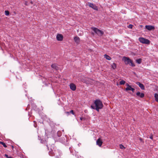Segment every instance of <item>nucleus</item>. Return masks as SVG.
<instances>
[{
	"label": "nucleus",
	"instance_id": "bb28decb",
	"mask_svg": "<svg viewBox=\"0 0 158 158\" xmlns=\"http://www.w3.org/2000/svg\"><path fill=\"white\" fill-rule=\"evenodd\" d=\"M70 113H71L73 114H74V113L73 112V110H72L70 111Z\"/></svg>",
	"mask_w": 158,
	"mask_h": 158
},
{
	"label": "nucleus",
	"instance_id": "4be33fe9",
	"mask_svg": "<svg viewBox=\"0 0 158 158\" xmlns=\"http://www.w3.org/2000/svg\"><path fill=\"white\" fill-rule=\"evenodd\" d=\"M5 15L7 16L8 15H9V12L8 10L5 11Z\"/></svg>",
	"mask_w": 158,
	"mask_h": 158
},
{
	"label": "nucleus",
	"instance_id": "0eeeda50",
	"mask_svg": "<svg viewBox=\"0 0 158 158\" xmlns=\"http://www.w3.org/2000/svg\"><path fill=\"white\" fill-rule=\"evenodd\" d=\"M88 5L89 7L92 8L94 10L97 9V7L93 3L89 2Z\"/></svg>",
	"mask_w": 158,
	"mask_h": 158
},
{
	"label": "nucleus",
	"instance_id": "ddd939ff",
	"mask_svg": "<svg viewBox=\"0 0 158 158\" xmlns=\"http://www.w3.org/2000/svg\"><path fill=\"white\" fill-rule=\"evenodd\" d=\"M51 67L53 69L57 70L59 68L56 65V64H53L51 65Z\"/></svg>",
	"mask_w": 158,
	"mask_h": 158
},
{
	"label": "nucleus",
	"instance_id": "7ed1b4c3",
	"mask_svg": "<svg viewBox=\"0 0 158 158\" xmlns=\"http://www.w3.org/2000/svg\"><path fill=\"white\" fill-rule=\"evenodd\" d=\"M139 40L140 43L142 44H149L150 43V41L149 40L143 37L139 38Z\"/></svg>",
	"mask_w": 158,
	"mask_h": 158
},
{
	"label": "nucleus",
	"instance_id": "6e6552de",
	"mask_svg": "<svg viewBox=\"0 0 158 158\" xmlns=\"http://www.w3.org/2000/svg\"><path fill=\"white\" fill-rule=\"evenodd\" d=\"M70 89L73 91L75 90L76 87L75 85L73 83H71L69 85Z\"/></svg>",
	"mask_w": 158,
	"mask_h": 158
},
{
	"label": "nucleus",
	"instance_id": "c85d7f7f",
	"mask_svg": "<svg viewBox=\"0 0 158 158\" xmlns=\"http://www.w3.org/2000/svg\"><path fill=\"white\" fill-rule=\"evenodd\" d=\"M65 113L67 114V115H69L70 113V111H68L65 112Z\"/></svg>",
	"mask_w": 158,
	"mask_h": 158
},
{
	"label": "nucleus",
	"instance_id": "c9c22d12",
	"mask_svg": "<svg viewBox=\"0 0 158 158\" xmlns=\"http://www.w3.org/2000/svg\"><path fill=\"white\" fill-rule=\"evenodd\" d=\"M31 4H32V1H31Z\"/></svg>",
	"mask_w": 158,
	"mask_h": 158
},
{
	"label": "nucleus",
	"instance_id": "6ab92c4d",
	"mask_svg": "<svg viewBox=\"0 0 158 158\" xmlns=\"http://www.w3.org/2000/svg\"><path fill=\"white\" fill-rule=\"evenodd\" d=\"M42 81H43V82L44 83H45V84H47V80L46 78H45L44 77L42 79Z\"/></svg>",
	"mask_w": 158,
	"mask_h": 158
},
{
	"label": "nucleus",
	"instance_id": "9b49d317",
	"mask_svg": "<svg viewBox=\"0 0 158 158\" xmlns=\"http://www.w3.org/2000/svg\"><path fill=\"white\" fill-rule=\"evenodd\" d=\"M145 28L149 31L154 30L155 28L154 27L151 25H146L145 26Z\"/></svg>",
	"mask_w": 158,
	"mask_h": 158
},
{
	"label": "nucleus",
	"instance_id": "c756f323",
	"mask_svg": "<svg viewBox=\"0 0 158 158\" xmlns=\"http://www.w3.org/2000/svg\"><path fill=\"white\" fill-rule=\"evenodd\" d=\"M135 90V89L134 88H131V90L133 92H134Z\"/></svg>",
	"mask_w": 158,
	"mask_h": 158
},
{
	"label": "nucleus",
	"instance_id": "dca6fc26",
	"mask_svg": "<svg viewBox=\"0 0 158 158\" xmlns=\"http://www.w3.org/2000/svg\"><path fill=\"white\" fill-rule=\"evenodd\" d=\"M111 68L113 69H115L116 68V64L115 63H113L111 65Z\"/></svg>",
	"mask_w": 158,
	"mask_h": 158
},
{
	"label": "nucleus",
	"instance_id": "39448f33",
	"mask_svg": "<svg viewBox=\"0 0 158 158\" xmlns=\"http://www.w3.org/2000/svg\"><path fill=\"white\" fill-rule=\"evenodd\" d=\"M56 39L58 41H62L63 39V36L61 34H58L56 35Z\"/></svg>",
	"mask_w": 158,
	"mask_h": 158
},
{
	"label": "nucleus",
	"instance_id": "423d86ee",
	"mask_svg": "<svg viewBox=\"0 0 158 158\" xmlns=\"http://www.w3.org/2000/svg\"><path fill=\"white\" fill-rule=\"evenodd\" d=\"M102 143L103 142L102 139H101L100 138H98L96 141L97 145H98L100 147H101Z\"/></svg>",
	"mask_w": 158,
	"mask_h": 158
},
{
	"label": "nucleus",
	"instance_id": "393cba45",
	"mask_svg": "<svg viewBox=\"0 0 158 158\" xmlns=\"http://www.w3.org/2000/svg\"><path fill=\"white\" fill-rule=\"evenodd\" d=\"M34 126L35 127H37V124H36V122L35 121H34Z\"/></svg>",
	"mask_w": 158,
	"mask_h": 158
},
{
	"label": "nucleus",
	"instance_id": "f257e3e1",
	"mask_svg": "<svg viewBox=\"0 0 158 158\" xmlns=\"http://www.w3.org/2000/svg\"><path fill=\"white\" fill-rule=\"evenodd\" d=\"M95 106L91 105L90 106L91 108L96 110L99 112V109H102L103 107V105L102 102L99 99H97L94 102Z\"/></svg>",
	"mask_w": 158,
	"mask_h": 158
},
{
	"label": "nucleus",
	"instance_id": "7c9ffc66",
	"mask_svg": "<svg viewBox=\"0 0 158 158\" xmlns=\"http://www.w3.org/2000/svg\"><path fill=\"white\" fill-rule=\"evenodd\" d=\"M149 138L152 139H153V135H151V136Z\"/></svg>",
	"mask_w": 158,
	"mask_h": 158
},
{
	"label": "nucleus",
	"instance_id": "b1692460",
	"mask_svg": "<svg viewBox=\"0 0 158 158\" xmlns=\"http://www.w3.org/2000/svg\"><path fill=\"white\" fill-rule=\"evenodd\" d=\"M133 27V25L130 24L128 26V27L129 28H132Z\"/></svg>",
	"mask_w": 158,
	"mask_h": 158
},
{
	"label": "nucleus",
	"instance_id": "cd10ccee",
	"mask_svg": "<svg viewBox=\"0 0 158 158\" xmlns=\"http://www.w3.org/2000/svg\"><path fill=\"white\" fill-rule=\"evenodd\" d=\"M58 152H59V156H60L61 155H62V153L60 151H58Z\"/></svg>",
	"mask_w": 158,
	"mask_h": 158
},
{
	"label": "nucleus",
	"instance_id": "2eb2a0df",
	"mask_svg": "<svg viewBox=\"0 0 158 158\" xmlns=\"http://www.w3.org/2000/svg\"><path fill=\"white\" fill-rule=\"evenodd\" d=\"M104 56V58L107 60H110L111 59V57L106 54H105Z\"/></svg>",
	"mask_w": 158,
	"mask_h": 158
},
{
	"label": "nucleus",
	"instance_id": "412c9836",
	"mask_svg": "<svg viewBox=\"0 0 158 158\" xmlns=\"http://www.w3.org/2000/svg\"><path fill=\"white\" fill-rule=\"evenodd\" d=\"M125 81L123 80L119 82L120 84L121 85H124L125 84Z\"/></svg>",
	"mask_w": 158,
	"mask_h": 158
},
{
	"label": "nucleus",
	"instance_id": "f704fd0d",
	"mask_svg": "<svg viewBox=\"0 0 158 158\" xmlns=\"http://www.w3.org/2000/svg\"><path fill=\"white\" fill-rule=\"evenodd\" d=\"M57 158H59V156H57Z\"/></svg>",
	"mask_w": 158,
	"mask_h": 158
},
{
	"label": "nucleus",
	"instance_id": "a878e982",
	"mask_svg": "<svg viewBox=\"0 0 158 158\" xmlns=\"http://www.w3.org/2000/svg\"><path fill=\"white\" fill-rule=\"evenodd\" d=\"M80 119L81 120V121H82L85 120V119L83 117H80Z\"/></svg>",
	"mask_w": 158,
	"mask_h": 158
},
{
	"label": "nucleus",
	"instance_id": "9d476101",
	"mask_svg": "<svg viewBox=\"0 0 158 158\" xmlns=\"http://www.w3.org/2000/svg\"><path fill=\"white\" fill-rule=\"evenodd\" d=\"M136 84L139 85L140 88L142 90H144V86L143 84L140 83L139 82H136Z\"/></svg>",
	"mask_w": 158,
	"mask_h": 158
},
{
	"label": "nucleus",
	"instance_id": "1a4fd4ad",
	"mask_svg": "<svg viewBox=\"0 0 158 158\" xmlns=\"http://www.w3.org/2000/svg\"><path fill=\"white\" fill-rule=\"evenodd\" d=\"M136 95L140 98H142L144 96V94L143 93H140L138 91L136 93Z\"/></svg>",
	"mask_w": 158,
	"mask_h": 158
},
{
	"label": "nucleus",
	"instance_id": "f03ea898",
	"mask_svg": "<svg viewBox=\"0 0 158 158\" xmlns=\"http://www.w3.org/2000/svg\"><path fill=\"white\" fill-rule=\"evenodd\" d=\"M122 60L126 64H129L132 67L135 66V64L132 62V61L129 57L123 56L122 58Z\"/></svg>",
	"mask_w": 158,
	"mask_h": 158
},
{
	"label": "nucleus",
	"instance_id": "aec40b11",
	"mask_svg": "<svg viewBox=\"0 0 158 158\" xmlns=\"http://www.w3.org/2000/svg\"><path fill=\"white\" fill-rule=\"evenodd\" d=\"M0 144H2L5 148L7 147L5 143L3 142L0 141Z\"/></svg>",
	"mask_w": 158,
	"mask_h": 158
},
{
	"label": "nucleus",
	"instance_id": "4468645a",
	"mask_svg": "<svg viewBox=\"0 0 158 158\" xmlns=\"http://www.w3.org/2000/svg\"><path fill=\"white\" fill-rule=\"evenodd\" d=\"M126 85L127 86V87L125 89L126 90V91L131 90V88H132L131 86L130 85H129V84L127 83L126 84Z\"/></svg>",
	"mask_w": 158,
	"mask_h": 158
},
{
	"label": "nucleus",
	"instance_id": "5701e85b",
	"mask_svg": "<svg viewBox=\"0 0 158 158\" xmlns=\"http://www.w3.org/2000/svg\"><path fill=\"white\" fill-rule=\"evenodd\" d=\"M119 146L120 148L121 149H123L125 148L124 147V146L122 144L120 145Z\"/></svg>",
	"mask_w": 158,
	"mask_h": 158
},
{
	"label": "nucleus",
	"instance_id": "f3484780",
	"mask_svg": "<svg viewBox=\"0 0 158 158\" xmlns=\"http://www.w3.org/2000/svg\"><path fill=\"white\" fill-rule=\"evenodd\" d=\"M154 97L156 101L158 102V94H155Z\"/></svg>",
	"mask_w": 158,
	"mask_h": 158
},
{
	"label": "nucleus",
	"instance_id": "f8f14e48",
	"mask_svg": "<svg viewBox=\"0 0 158 158\" xmlns=\"http://www.w3.org/2000/svg\"><path fill=\"white\" fill-rule=\"evenodd\" d=\"M74 40L75 42L77 44H78L80 42V39L77 36L74 37Z\"/></svg>",
	"mask_w": 158,
	"mask_h": 158
},
{
	"label": "nucleus",
	"instance_id": "a211bd4d",
	"mask_svg": "<svg viewBox=\"0 0 158 158\" xmlns=\"http://www.w3.org/2000/svg\"><path fill=\"white\" fill-rule=\"evenodd\" d=\"M136 61L138 64H140L141 62V59H138L136 60Z\"/></svg>",
	"mask_w": 158,
	"mask_h": 158
},
{
	"label": "nucleus",
	"instance_id": "72a5a7b5",
	"mask_svg": "<svg viewBox=\"0 0 158 158\" xmlns=\"http://www.w3.org/2000/svg\"><path fill=\"white\" fill-rule=\"evenodd\" d=\"M8 158H13V157H11V156H10L9 157H8Z\"/></svg>",
	"mask_w": 158,
	"mask_h": 158
},
{
	"label": "nucleus",
	"instance_id": "2f4dec72",
	"mask_svg": "<svg viewBox=\"0 0 158 158\" xmlns=\"http://www.w3.org/2000/svg\"><path fill=\"white\" fill-rule=\"evenodd\" d=\"M5 156L6 157H7V158H8V157H9L8 156V155H7V154H5Z\"/></svg>",
	"mask_w": 158,
	"mask_h": 158
},
{
	"label": "nucleus",
	"instance_id": "20e7f679",
	"mask_svg": "<svg viewBox=\"0 0 158 158\" xmlns=\"http://www.w3.org/2000/svg\"><path fill=\"white\" fill-rule=\"evenodd\" d=\"M92 29L95 33L101 36L103 33L102 31L99 30L97 28L92 27Z\"/></svg>",
	"mask_w": 158,
	"mask_h": 158
},
{
	"label": "nucleus",
	"instance_id": "473e14b6",
	"mask_svg": "<svg viewBox=\"0 0 158 158\" xmlns=\"http://www.w3.org/2000/svg\"><path fill=\"white\" fill-rule=\"evenodd\" d=\"M139 140H140V141H142V139L141 138H140L139 139Z\"/></svg>",
	"mask_w": 158,
	"mask_h": 158
}]
</instances>
